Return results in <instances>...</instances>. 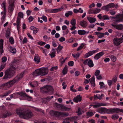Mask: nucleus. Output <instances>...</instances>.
I'll use <instances>...</instances> for the list:
<instances>
[{"label": "nucleus", "mask_w": 123, "mask_h": 123, "mask_svg": "<svg viewBox=\"0 0 123 123\" xmlns=\"http://www.w3.org/2000/svg\"><path fill=\"white\" fill-rule=\"evenodd\" d=\"M17 114L21 118L26 119L31 118L34 116V114L31 111H23L20 109H17L16 111Z\"/></svg>", "instance_id": "f257e3e1"}, {"label": "nucleus", "mask_w": 123, "mask_h": 123, "mask_svg": "<svg viewBox=\"0 0 123 123\" xmlns=\"http://www.w3.org/2000/svg\"><path fill=\"white\" fill-rule=\"evenodd\" d=\"M15 69L16 68L13 66L10 67L6 70L3 79H6L12 77L15 74Z\"/></svg>", "instance_id": "f03ea898"}, {"label": "nucleus", "mask_w": 123, "mask_h": 123, "mask_svg": "<svg viewBox=\"0 0 123 123\" xmlns=\"http://www.w3.org/2000/svg\"><path fill=\"white\" fill-rule=\"evenodd\" d=\"M24 73H21L19 75H18L14 79L11 80L6 83L2 84V86L9 88L12 86L16 82L19 80L23 76Z\"/></svg>", "instance_id": "7ed1b4c3"}, {"label": "nucleus", "mask_w": 123, "mask_h": 123, "mask_svg": "<svg viewBox=\"0 0 123 123\" xmlns=\"http://www.w3.org/2000/svg\"><path fill=\"white\" fill-rule=\"evenodd\" d=\"M48 72L47 68H41L35 70L32 74L34 77L39 75H45L47 74Z\"/></svg>", "instance_id": "20e7f679"}, {"label": "nucleus", "mask_w": 123, "mask_h": 123, "mask_svg": "<svg viewBox=\"0 0 123 123\" xmlns=\"http://www.w3.org/2000/svg\"><path fill=\"white\" fill-rule=\"evenodd\" d=\"M50 113L51 116H55L56 117H67L69 115V113L67 112H59L57 111L51 110Z\"/></svg>", "instance_id": "39448f33"}, {"label": "nucleus", "mask_w": 123, "mask_h": 123, "mask_svg": "<svg viewBox=\"0 0 123 123\" xmlns=\"http://www.w3.org/2000/svg\"><path fill=\"white\" fill-rule=\"evenodd\" d=\"M14 95V98H16L19 96V95L21 96L22 97H24V99L27 100L28 101H30L31 99V97L28 96L25 92H17L13 94H15Z\"/></svg>", "instance_id": "423d86ee"}, {"label": "nucleus", "mask_w": 123, "mask_h": 123, "mask_svg": "<svg viewBox=\"0 0 123 123\" xmlns=\"http://www.w3.org/2000/svg\"><path fill=\"white\" fill-rule=\"evenodd\" d=\"M43 88L45 92L49 95H51L53 93V89L51 86L47 85L44 86Z\"/></svg>", "instance_id": "0eeeda50"}, {"label": "nucleus", "mask_w": 123, "mask_h": 123, "mask_svg": "<svg viewBox=\"0 0 123 123\" xmlns=\"http://www.w3.org/2000/svg\"><path fill=\"white\" fill-rule=\"evenodd\" d=\"M55 105L57 108H59L62 111H69L71 110V108H68L64 105L59 104L57 103L55 104Z\"/></svg>", "instance_id": "6e6552de"}, {"label": "nucleus", "mask_w": 123, "mask_h": 123, "mask_svg": "<svg viewBox=\"0 0 123 123\" xmlns=\"http://www.w3.org/2000/svg\"><path fill=\"white\" fill-rule=\"evenodd\" d=\"M111 25L113 27L117 30H123V24H118L114 23L112 24Z\"/></svg>", "instance_id": "1a4fd4ad"}, {"label": "nucleus", "mask_w": 123, "mask_h": 123, "mask_svg": "<svg viewBox=\"0 0 123 123\" xmlns=\"http://www.w3.org/2000/svg\"><path fill=\"white\" fill-rule=\"evenodd\" d=\"M15 0H8L9 5L8 7V11L9 12L12 11L14 9V2Z\"/></svg>", "instance_id": "9d476101"}, {"label": "nucleus", "mask_w": 123, "mask_h": 123, "mask_svg": "<svg viewBox=\"0 0 123 123\" xmlns=\"http://www.w3.org/2000/svg\"><path fill=\"white\" fill-rule=\"evenodd\" d=\"M62 8H59L57 9H45V12L48 13H56L61 11Z\"/></svg>", "instance_id": "9b49d317"}, {"label": "nucleus", "mask_w": 123, "mask_h": 123, "mask_svg": "<svg viewBox=\"0 0 123 123\" xmlns=\"http://www.w3.org/2000/svg\"><path fill=\"white\" fill-rule=\"evenodd\" d=\"M115 19L117 22H123V12L122 14L117 15Z\"/></svg>", "instance_id": "f8f14e48"}, {"label": "nucleus", "mask_w": 123, "mask_h": 123, "mask_svg": "<svg viewBox=\"0 0 123 123\" xmlns=\"http://www.w3.org/2000/svg\"><path fill=\"white\" fill-rule=\"evenodd\" d=\"M123 42V39L122 38L119 39L115 38L113 40L114 44L117 46H118Z\"/></svg>", "instance_id": "ddd939ff"}, {"label": "nucleus", "mask_w": 123, "mask_h": 123, "mask_svg": "<svg viewBox=\"0 0 123 123\" xmlns=\"http://www.w3.org/2000/svg\"><path fill=\"white\" fill-rule=\"evenodd\" d=\"M108 105V104L106 103H98L95 105H92L94 108H96L97 107H99L100 106H105Z\"/></svg>", "instance_id": "4468645a"}, {"label": "nucleus", "mask_w": 123, "mask_h": 123, "mask_svg": "<svg viewBox=\"0 0 123 123\" xmlns=\"http://www.w3.org/2000/svg\"><path fill=\"white\" fill-rule=\"evenodd\" d=\"M100 71L99 70H97L96 71L95 73V75L98 80H101L102 79L101 75L100 74Z\"/></svg>", "instance_id": "2eb2a0df"}, {"label": "nucleus", "mask_w": 123, "mask_h": 123, "mask_svg": "<svg viewBox=\"0 0 123 123\" xmlns=\"http://www.w3.org/2000/svg\"><path fill=\"white\" fill-rule=\"evenodd\" d=\"M76 118L77 117H76L67 118L64 120V121L62 122V123H70V121Z\"/></svg>", "instance_id": "dca6fc26"}, {"label": "nucleus", "mask_w": 123, "mask_h": 123, "mask_svg": "<svg viewBox=\"0 0 123 123\" xmlns=\"http://www.w3.org/2000/svg\"><path fill=\"white\" fill-rule=\"evenodd\" d=\"M97 52V50H93L90 51L88 53L84 55V57L85 58H87Z\"/></svg>", "instance_id": "f3484780"}, {"label": "nucleus", "mask_w": 123, "mask_h": 123, "mask_svg": "<svg viewBox=\"0 0 123 123\" xmlns=\"http://www.w3.org/2000/svg\"><path fill=\"white\" fill-rule=\"evenodd\" d=\"M82 100V97L80 95H78L74 97L73 99V101L75 102L78 103L80 102Z\"/></svg>", "instance_id": "a211bd4d"}, {"label": "nucleus", "mask_w": 123, "mask_h": 123, "mask_svg": "<svg viewBox=\"0 0 123 123\" xmlns=\"http://www.w3.org/2000/svg\"><path fill=\"white\" fill-rule=\"evenodd\" d=\"M34 60L35 62L38 64L40 61V59L39 56L37 54H35L34 56Z\"/></svg>", "instance_id": "6ab92c4d"}, {"label": "nucleus", "mask_w": 123, "mask_h": 123, "mask_svg": "<svg viewBox=\"0 0 123 123\" xmlns=\"http://www.w3.org/2000/svg\"><path fill=\"white\" fill-rule=\"evenodd\" d=\"M104 54V53L103 52H100L96 55L94 57V58L96 60H98Z\"/></svg>", "instance_id": "aec40b11"}, {"label": "nucleus", "mask_w": 123, "mask_h": 123, "mask_svg": "<svg viewBox=\"0 0 123 123\" xmlns=\"http://www.w3.org/2000/svg\"><path fill=\"white\" fill-rule=\"evenodd\" d=\"M117 109H107L106 108L105 113L110 114L114 112L115 111L117 110Z\"/></svg>", "instance_id": "412c9836"}, {"label": "nucleus", "mask_w": 123, "mask_h": 123, "mask_svg": "<svg viewBox=\"0 0 123 123\" xmlns=\"http://www.w3.org/2000/svg\"><path fill=\"white\" fill-rule=\"evenodd\" d=\"M3 40L1 39L0 40V54L1 55L3 52Z\"/></svg>", "instance_id": "4be33fe9"}, {"label": "nucleus", "mask_w": 123, "mask_h": 123, "mask_svg": "<svg viewBox=\"0 0 123 123\" xmlns=\"http://www.w3.org/2000/svg\"><path fill=\"white\" fill-rule=\"evenodd\" d=\"M87 18L88 20L91 23H94L96 20L95 18L90 17H87Z\"/></svg>", "instance_id": "5701e85b"}, {"label": "nucleus", "mask_w": 123, "mask_h": 123, "mask_svg": "<svg viewBox=\"0 0 123 123\" xmlns=\"http://www.w3.org/2000/svg\"><path fill=\"white\" fill-rule=\"evenodd\" d=\"M89 32L88 31L87 32L84 30H79L78 31V34L80 35H83L86 34H87Z\"/></svg>", "instance_id": "b1692460"}, {"label": "nucleus", "mask_w": 123, "mask_h": 123, "mask_svg": "<svg viewBox=\"0 0 123 123\" xmlns=\"http://www.w3.org/2000/svg\"><path fill=\"white\" fill-rule=\"evenodd\" d=\"M105 108L101 107L98 109L97 111L101 114L105 113Z\"/></svg>", "instance_id": "393cba45"}, {"label": "nucleus", "mask_w": 123, "mask_h": 123, "mask_svg": "<svg viewBox=\"0 0 123 123\" xmlns=\"http://www.w3.org/2000/svg\"><path fill=\"white\" fill-rule=\"evenodd\" d=\"M109 8H117L118 7V6L117 4L115 5L113 3H111L108 4Z\"/></svg>", "instance_id": "a878e982"}, {"label": "nucleus", "mask_w": 123, "mask_h": 123, "mask_svg": "<svg viewBox=\"0 0 123 123\" xmlns=\"http://www.w3.org/2000/svg\"><path fill=\"white\" fill-rule=\"evenodd\" d=\"M53 97V96H52L51 97L49 96L47 98H44L43 99V102L46 103L47 102H49L50 100Z\"/></svg>", "instance_id": "bb28decb"}, {"label": "nucleus", "mask_w": 123, "mask_h": 123, "mask_svg": "<svg viewBox=\"0 0 123 123\" xmlns=\"http://www.w3.org/2000/svg\"><path fill=\"white\" fill-rule=\"evenodd\" d=\"M90 83L92 87H94L95 86V77L94 76H93L91 79Z\"/></svg>", "instance_id": "cd10ccee"}, {"label": "nucleus", "mask_w": 123, "mask_h": 123, "mask_svg": "<svg viewBox=\"0 0 123 123\" xmlns=\"http://www.w3.org/2000/svg\"><path fill=\"white\" fill-rule=\"evenodd\" d=\"M95 113V112L92 111L87 112L86 113L87 118L91 117L94 115Z\"/></svg>", "instance_id": "c85d7f7f"}, {"label": "nucleus", "mask_w": 123, "mask_h": 123, "mask_svg": "<svg viewBox=\"0 0 123 123\" xmlns=\"http://www.w3.org/2000/svg\"><path fill=\"white\" fill-rule=\"evenodd\" d=\"M55 51L54 49H52L51 51V53L49 54V55L51 58H53L55 56Z\"/></svg>", "instance_id": "c756f323"}, {"label": "nucleus", "mask_w": 123, "mask_h": 123, "mask_svg": "<svg viewBox=\"0 0 123 123\" xmlns=\"http://www.w3.org/2000/svg\"><path fill=\"white\" fill-rule=\"evenodd\" d=\"M80 25L82 27H85L86 26L87 23L86 21L82 20L80 22Z\"/></svg>", "instance_id": "7c9ffc66"}, {"label": "nucleus", "mask_w": 123, "mask_h": 123, "mask_svg": "<svg viewBox=\"0 0 123 123\" xmlns=\"http://www.w3.org/2000/svg\"><path fill=\"white\" fill-rule=\"evenodd\" d=\"M67 58H66L64 59L63 57H60L59 59V61L61 63V65H62L64 63L66 60L67 59Z\"/></svg>", "instance_id": "2f4dec72"}, {"label": "nucleus", "mask_w": 123, "mask_h": 123, "mask_svg": "<svg viewBox=\"0 0 123 123\" xmlns=\"http://www.w3.org/2000/svg\"><path fill=\"white\" fill-rule=\"evenodd\" d=\"M1 14L2 15L3 14L1 17V20L3 22L4 21L5 19L6 12H1Z\"/></svg>", "instance_id": "473e14b6"}, {"label": "nucleus", "mask_w": 123, "mask_h": 123, "mask_svg": "<svg viewBox=\"0 0 123 123\" xmlns=\"http://www.w3.org/2000/svg\"><path fill=\"white\" fill-rule=\"evenodd\" d=\"M95 33L98 36V37L101 38L104 37V34L103 33H100L98 32H95Z\"/></svg>", "instance_id": "72a5a7b5"}, {"label": "nucleus", "mask_w": 123, "mask_h": 123, "mask_svg": "<svg viewBox=\"0 0 123 123\" xmlns=\"http://www.w3.org/2000/svg\"><path fill=\"white\" fill-rule=\"evenodd\" d=\"M9 50L10 52L13 53H15L16 51V49L13 48L11 46H10L9 47Z\"/></svg>", "instance_id": "f704fd0d"}, {"label": "nucleus", "mask_w": 123, "mask_h": 123, "mask_svg": "<svg viewBox=\"0 0 123 123\" xmlns=\"http://www.w3.org/2000/svg\"><path fill=\"white\" fill-rule=\"evenodd\" d=\"M87 65L90 67H92L94 66V64L93 62L91 60H89L87 63Z\"/></svg>", "instance_id": "c9c22d12"}, {"label": "nucleus", "mask_w": 123, "mask_h": 123, "mask_svg": "<svg viewBox=\"0 0 123 123\" xmlns=\"http://www.w3.org/2000/svg\"><path fill=\"white\" fill-rule=\"evenodd\" d=\"M104 96V95L103 94H101V95L99 94H97L96 95H95L94 97H96L97 98L99 99H101Z\"/></svg>", "instance_id": "e433bc0d"}, {"label": "nucleus", "mask_w": 123, "mask_h": 123, "mask_svg": "<svg viewBox=\"0 0 123 123\" xmlns=\"http://www.w3.org/2000/svg\"><path fill=\"white\" fill-rule=\"evenodd\" d=\"M6 3L5 1H4L1 4V6L2 8H3L4 9V12H6Z\"/></svg>", "instance_id": "4c0bfd02"}, {"label": "nucleus", "mask_w": 123, "mask_h": 123, "mask_svg": "<svg viewBox=\"0 0 123 123\" xmlns=\"http://www.w3.org/2000/svg\"><path fill=\"white\" fill-rule=\"evenodd\" d=\"M76 20L74 19H73L70 21V24L72 25H75L76 24Z\"/></svg>", "instance_id": "58836bf2"}, {"label": "nucleus", "mask_w": 123, "mask_h": 123, "mask_svg": "<svg viewBox=\"0 0 123 123\" xmlns=\"http://www.w3.org/2000/svg\"><path fill=\"white\" fill-rule=\"evenodd\" d=\"M9 114L7 112L6 113L4 114L0 115V117L1 118H5L9 115Z\"/></svg>", "instance_id": "ea45409f"}, {"label": "nucleus", "mask_w": 123, "mask_h": 123, "mask_svg": "<svg viewBox=\"0 0 123 123\" xmlns=\"http://www.w3.org/2000/svg\"><path fill=\"white\" fill-rule=\"evenodd\" d=\"M99 85L100 86V88L102 89L105 87V84L103 82H99Z\"/></svg>", "instance_id": "a19ab883"}, {"label": "nucleus", "mask_w": 123, "mask_h": 123, "mask_svg": "<svg viewBox=\"0 0 123 123\" xmlns=\"http://www.w3.org/2000/svg\"><path fill=\"white\" fill-rule=\"evenodd\" d=\"M119 117V116L117 114L113 115L112 116L111 118L113 120H116Z\"/></svg>", "instance_id": "79ce46f5"}, {"label": "nucleus", "mask_w": 123, "mask_h": 123, "mask_svg": "<svg viewBox=\"0 0 123 123\" xmlns=\"http://www.w3.org/2000/svg\"><path fill=\"white\" fill-rule=\"evenodd\" d=\"M84 46V44L83 43H81L80 46L78 48L77 50V51H78L81 49Z\"/></svg>", "instance_id": "37998d69"}, {"label": "nucleus", "mask_w": 123, "mask_h": 123, "mask_svg": "<svg viewBox=\"0 0 123 123\" xmlns=\"http://www.w3.org/2000/svg\"><path fill=\"white\" fill-rule=\"evenodd\" d=\"M111 60L114 62H115L116 60V57L113 55H111L110 57Z\"/></svg>", "instance_id": "c03bdc74"}, {"label": "nucleus", "mask_w": 123, "mask_h": 123, "mask_svg": "<svg viewBox=\"0 0 123 123\" xmlns=\"http://www.w3.org/2000/svg\"><path fill=\"white\" fill-rule=\"evenodd\" d=\"M72 13L73 12L72 11H69L65 14V16L66 17H68L69 15H72Z\"/></svg>", "instance_id": "a18cd8bd"}, {"label": "nucleus", "mask_w": 123, "mask_h": 123, "mask_svg": "<svg viewBox=\"0 0 123 123\" xmlns=\"http://www.w3.org/2000/svg\"><path fill=\"white\" fill-rule=\"evenodd\" d=\"M109 8L108 4L106 6H103L102 7V9L103 10H105L107 11H108V9Z\"/></svg>", "instance_id": "49530a36"}, {"label": "nucleus", "mask_w": 123, "mask_h": 123, "mask_svg": "<svg viewBox=\"0 0 123 123\" xmlns=\"http://www.w3.org/2000/svg\"><path fill=\"white\" fill-rule=\"evenodd\" d=\"M68 72V70L67 68L66 67H65L63 69L62 73L63 74L65 75Z\"/></svg>", "instance_id": "de8ad7c7"}, {"label": "nucleus", "mask_w": 123, "mask_h": 123, "mask_svg": "<svg viewBox=\"0 0 123 123\" xmlns=\"http://www.w3.org/2000/svg\"><path fill=\"white\" fill-rule=\"evenodd\" d=\"M62 46L60 45H59L57 48V52L58 53H59L60 52V51L62 49Z\"/></svg>", "instance_id": "09e8293b"}, {"label": "nucleus", "mask_w": 123, "mask_h": 123, "mask_svg": "<svg viewBox=\"0 0 123 123\" xmlns=\"http://www.w3.org/2000/svg\"><path fill=\"white\" fill-rule=\"evenodd\" d=\"M94 14L97 13L100 11V9L97 8H94Z\"/></svg>", "instance_id": "8fccbe9b"}, {"label": "nucleus", "mask_w": 123, "mask_h": 123, "mask_svg": "<svg viewBox=\"0 0 123 123\" xmlns=\"http://www.w3.org/2000/svg\"><path fill=\"white\" fill-rule=\"evenodd\" d=\"M102 19L104 20H109V18L108 15H105L102 16Z\"/></svg>", "instance_id": "3c124183"}, {"label": "nucleus", "mask_w": 123, "mask_h": 123, "mask_svg": "<svg viewBox=\"0 0 123 123\" xmlns=\"http://www.w3.org/2000/svg\"><path fill=\"white\" fill-rule=\"evenodd\" d=\"M72 55L74 58L77 59L80 56V54L78 53L76 54H73Z\"/></svg>", "instance_id": "603ef678"}, {"label": "nucleus", "mask_w": 123, "mask_h": 123, "mask_svg": "<svg viewBox=\"0 0 123 123\" xmlns=\"http://www.w3.org/2000/svg\"><path fill=\"white\" fill-rule=\"evenodd\" d=\"M43 38L45 41H47L49 40L50 38L46 36H43Z\"/></svg>", "instance_id": "864d4df0"}, {"label": "nucleus", "mask_w": 123, "mask_h": 123, "mask_svg": "<svg viewBox=\"0 0 123 123\" xmlns=\"http://www.w3.org/2000/svg\"><path fill=\"white\" fill-rule=\"evenodd\" d=\"M41 19H42L45 22H46L47 21V18L45 16H43L42 17H41Z\"/></svg>", "instance_id": "5fc2aeb1"}, {"label": "nucleus", "mask_w": 123, "mask_h": 123, "mask_svg": "<svg viewBox=\"0 0 123 123\" xmlns=\"http://www.w3.org/2000/svg\"><path fill=\"white\" fill-rule=\"evenodd\" d=\"M10 32L9 31H6V37L7 38H9L10 35Z\"/></svg>", "instance_id": "6e6d98bb"}, {"label": "nucleus", "mask_w": 123, "mask_h": 123, "mask_svg": "<svg viewBox=\"0 0 123 123\" xmlns=\"http://www.w3.org/2000/svg\"><path fill=\"white\" fill-rule=\"evenodd\" d=\"M9 41L11 44H13L14 43V40L13 38L12 37L10 38Z\"/></svg>", "instance_id": "4d7b16f0"}, {"label": "nucleus", "mask_w": 123, "mask_h": 123, "mask_svg": "<svg viewBox=\"0 0 123 123\" xmlns=\"http://www.w3.org/2000/svg\"><path fill=\"white\" fill-rule=\"evenodd\" d=\"M117 76H115L111 80L114 83L116 82L117 80Z\"/></svg>", "instance_id": "13d9d810"}, {"label": "nucleus", "mask_w": 123, "mask_h": 123, "mask_svg": "<svg viewBox=\"0 0 123 123\" xmlns=\"http://www.w3.org/2000/svg\"><path fill=\"white\" fill-rule=\"evenodd\" d=\"M74 87V85H73L70 86V89L71 91H72L73 92H76V91L75 89H74L73 88Z\"/></svg>", "instance_id": "bf43d9fd"}, {"label": "nucleus", "mask_w": 123, "mask_h": 123, "mask_svg": "<svg viewBox=\"0 0 123 123\" xmlns=\"http://www.w3.org/2000/svg\"><path fill=\"white\" fill-rule=\"evenodd\" d=\"M35 110L37 112H42L43 113H44L43 110L38 108H35Z\"/></svg>", "instance_id": "052dcab7"}, {"label": "nucleus", "mask_w": 123, "mask_h": 123, "mask_svg": "<svg viewBox=\"0 0 123 123\" xmlns=\"http://www.w3.org/2000/svg\"><path fill=\"white\" fill-rule=\"evenodd\" d=\"M94 9H90L88 11L89 13L90 14H94Z\"/></svg>", "instance_id": "680f3d73"}, {"label": "nucleus", "mask_w": 123, "mask_h": 123, "mask_svg": "<svg viewBox=\"0 0 123 123\" xmlns=\"http://www.w3.org/2000/svg\"><path fill=\"white\" fill-rule=\"evenodd\" d=\"M35 82L36 83V84L35 85H34L32 84V83H30V85L32 87H34L35 86H37L38 85L37 83V82L35 81Z\"/></svg>", "instance_id": "e2e57ef3"}, {"label": "nucleus", "mask_w": 123, "mask_h": 123, "mask_svg": "<svg viewBox=\"0 0 123 123\" xmlns=\"http://www.w3.org/2000/svg\"><path fill=\"white\" fill-rule=\"evenodd\" d=\"M58 68V67L57 66L53 67L50 69V70L51 71H52L54 70L57 69Z\"/></svg>", "instance_id": "0e129e2a"}, {"label": "nucleus", "mask_w": 123, "mask_h": 123, "mask_svg": "<svg viewBox=\"0 0 123 123\" xmlns=\"http://www.w3.org/2000/svg\"><path fill=\"white\" fill-rule=\"evenodd\" d=\"M34 19V18L32 16H30L28 18L29 22H31Z\"/></svg>", "instance_id": "69168bd1"}, {"label": "nucleus", "mask_w": 123, "mask_h": 123, "mask_svg": "<svg viewBox=\"0 0 123 123\" xmlns=\"http://www.w3.org/2000/svg\"><path fill=\"white\" fill-rule=\"evenodd\" d=\"M62 85L63 86L62 88L63 89H65L67 87V85L66 84V83L65 82H63L62 84Z\"/></svg>", "instance_id": "338daca9"}, {"label": "nucleus", "mask_w": 123, "mask_h": 123, "mask_svg": "<svg viewBox=\"0 0 123 123\" xmlns=\"http://www.w3.org/2000/svg\"><path fill=\"white\" fill-rule=\"evenodd\" d=\"M109 13L111 15H114L116 14V12L115 11H113L112 10H111L109 12Z\"/></svg>", "instance_id": "774afa93"}]
</instances>
